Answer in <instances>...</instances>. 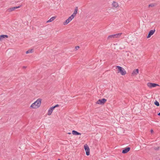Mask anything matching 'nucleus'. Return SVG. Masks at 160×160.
Wrapping results in <instances>:
<instances>
[{"label": "nucleus", "instance_id": "f257e3e1", "mask_svg": "<svg viewBox=\"0 0 160 160\" xmlns=\"http://www.w3.org/2000/svg\"><path fill=\"white\" fill-rule=\"evenodd\" d=\"M41 101V99L39 98L38 99L31 105L30 107L32 108H38L40 106Z\"/></svg>", "mask_w": 160, "mask_h": 160}, {"label": "nucleus", "instance_id": "f03ea898", "mask_svg": "<svg viewBox=\"0 0 160 160\" xmlns=\"http://www.w3.org/2000/svg\"><path fill=\"white\" fill-rule=\"evenodd\" d=\"M116 68H117L118 69V72H120L121 74L122 75H124L126 74V72L122 67L117 66H116Z\"/></svg>", "mask_w": 160, "mask_h": 160}, {"label": "nucleus", "instance_id": "7ed1b4c3", "mask_svg": "<svg viewBox=\"0 0 160 160\" xmlns=\"http://www.w3.org/2000/svg\"><path fill=\"white\" fill-rule=\"evenodd\" d=\"M122 34V33H121L109 35L108 36V39H110L113 38H118Z\"/></svg>", "mask_w": 160, "mask_h": 160}, {"label": "nucleus", "instance_id": "20e7f679", "mask_svg": "<svg viewBox=\"0 0 160 160\" xmlns=\"http://www.w3.org/2000/svg\"><path fill=\"white\" fill-rule=\"evenodd\" d=\"M107 101V99L103 98L102 99H99L96 102V103L100 104V105H103Z\"/></svg>", "mask_w": 160, "mask_h": 160}, {"label": "nucleus", "instance_id": "39448f33", "mask_svg": "<svg viewBox=\"0 0 160 160\" xmlns=\"http://www.w3.org/2000/svg\"><path fill=\"white\" fill-rule=\"evenodd\" d=\"M74 18V16L73 15H72L68 18L63 23L64 25H66L69 23Z\"/></svg>", "mask_w": 160, "mask_h": 160}, {"label": "nucleus", "instance_id": "423d86ee", "mask_svg": "<svg viewBox=\"0 0 160 160\" xmlns=\"http://www.w3.org/2000/svg\"><path fill=\"white\" fill-rule=\"evenodd\" d=\"M84 148L86 152V153L87 156L90 154V149L88 146L86 144L84 145Z\"/></svg>", "mask_w": 160, "mask_h": 160}, {"label": "nucleus", "instance_id": "0eeeda50", "mask_svg": "<svg viewBox=\"0 0 160 160\" xmlns=\"http://www.w3.org/2000/svg\"><path fill=\"white\" fill-rule=\"evenodd\" d=\"M147 86L150 88H152L157 86H159V85L155 83L148 82L147 83Z\"/></svg>", "mask_w": 160, "mask_h": 160}, {"label": "nucleus", "instance_id": "6e6552de", "mask_svg": "<svg viewBox=\"0 0 160 160\" xmlns=\"http://www.w3.org/2000/svg\"><path fill=\"white\" fill-rule=\"evenodd\" d=\"M155 29L151 30H150L148 33V36H147V38H148L151 37V36L155 32Z\"/></svg>", "mask_w": 160, "mask_h": 160}, {"label": "nucleus", "instance_id": "1a4fd4ad", "mask_svg": "<svg viewBox=\"0 0 160 160\" xmlns=\"http://www.w3.org/2000/svg\"><path fill=\"white\" fill-rule=\"evenodd\" d=\"M130 149V148L129 147H127L124 148L122 150V153L124 154L126 153L129 152Z\"/></svg>", "mask_w": 160, "mask_h": 160}, {"label": "nucleus", "instance_id": "9d476101", "mask_svg": "<svg viewBox=\"0 0 160 160\" xmlns=\"http://www.w3.org/2000/svg\"><path fill=\"white\" fill-rule=\"evenodd\" d=\"M21 5H20V6H17V7H12V8H10L8 9V11L9 12H11L13 11L14 10H15L16 9H17V8H20L21 7Z\"/></svg>", "mask_w": 160, "mask_h": 160}, {"label": "nucleus", "instance_id": "9b49d317", "mask_svg": "<svg viewBox=\"0 0 160 160\" xmlns=\"http://www.w3.org/2000/svg\"><path fill=\"white\" fill-rule=\"evenodd\" d=\"M54 109V107H53V106L51 107L48 110V115H50L52 114V112Z\"/></svg>", "mask_w": 160, "mask_h": 160}, {"label": "nucleus", "instance_id": "f8f14e48", "mask_svg": "<svg viewBox=\"0 0 160 160\" xmlns=\"http://www.w3.org/2000/svg\"><path fill=\"white\" fill-rule=\"evenodd\" d=\"M139 72V70L138 69H134L132 73V76H135L137 75Z\"/></svg>", "mask_w": 160, "mask_h": 160}, {"label": "nucleus", "instance_id": "ddd939ff", "mask_svg": "<svg viewBox=\"0 0 160 160\" xmlns=\"http://www.w3.org/2000/svg\"><path fill=\"white\" fill-rule=\"evenodd\" d=\"M8 36L7 35H0V41H2L3 38H7Z\"/></svg>", "mask_w": 160, "mask_h": 160}, {"label": "nucleus", "instance_id": "4468645a", "mask_svg": "<svg viewBox=\"0 0 160 160\" xmlns=\"http://www.w3.org/2000/svg\"><path fill=\"white\" fill-rule=\"evenodd\" d=\"M72 134L75 135H81V134L75 130H72Z\"/></svg>", "mask_w": 160, "mask_h": 160}, {"label": "nucleus", "instance_id": "2eb2a0df", "mask_svg": "<svg viewBox=\"0 0 160 160\" xmlns=\"http://www.w3.org/2000/svg\"><path fill=\"white\" fill-rule=\"evenodd\" d=\"M112 6L113 7H114L115 8H117L118 6V3H117L116 2L113 1V2L112 4Z\"/></svg>", "mask_w": 160, "mask_h": 160}, {"label": "nucleus", "instance_id": "dca6fc26", "mask_svg": "<svg viewBox=\"0 0 160 160\" xmlns=\"http://www.w3.org/2000/svg\"><path fill=\"white\" fill-rule=\"evenodd\" d=\"M55 18V17H52L50 19L47 21V22H51L53 21Z\"/></svg>", "mask_w": 160, "mask_h": 160}, {"label": "nucleus", "instance_id": "f3484780", "mask_svg": "<svg viewBox=\"0 0 160 160\" xmlns=\"http://www.w3.org/2000/svg\"><path fill=\"white\" fill-rule=\"evenodd\" d=\"M156 5V3H151V4H150L148 5V7H154L155 5Z\"/></svg>", "mask_w": 160, "mask_h": 160}, {"label": "nucleus", "instance_id": "a211bd4d", "mask_svg": "<svg viewBox=\"0 0 160 160\" xmlns=\"http://www.w3.org/2000/svg\"><path fill=\"white\" fill-rule=\"evenodd\" d=\"M154 104L157 106H159V102L156 100L154 102Z\"/></svg>", "mask_w": 160, "mask_h": 160}, {"label": "nucleus", "instance_id": "6ab92c4d", "mask_svg": "<svg viewBox=\"0 0 160 160\" xmlns=\"http://www.w3.org/2000/svg\"><path fill=\"white\" fill-rule=\"evenodd\" d=\"M32 50H33V49H29L28 51H27L26 52V54H28L29 53H32Z\"/></svg>", "mask_w": 160, "mask_h": 160}, {"label": "nucleus", "instance_id": "aec40b11", "mask_svg": "<svg viewBox=\"0 0 160 160\" xmlns=\"http://www.w3.org/2000/svg\"><path fill=\"white\" fill-rule=\"evenodd\" d=\"M78 8L77 7H76L74 11V14H75V15H76L78 12Z\"/></svg>", "mask_w": 160, "mask_h": 160}, {"label": "nucleus", "instance_id": "412c9836", "mask_svg": "<svg viewBox=\"0 0 160 160\" xmlns=\"http://www.w3.org/2000/svg\"><path fill=\"white\" fill-rule=\"evenodd\" d=\"M160 148V147H158L154 148V149L155 150H158Z\"/></svg>", "mask_w": 160, "mask_h": 160}, {"label": "nucleus", "instance_id": "4be33fe9", "mask_svg": "<svg viewBox=\"0 0 160 160\" xmlns=\"http://www.w3.org/2000/svg\"><path fill=\"white\" fill-rule=\"evenodd\" d=\"M59 106V105L58 104H56L54 106H53V107H54V108H56V107H58Z\"/></svg>", "mask_w": 160, "mask_h": 160}, {"label": "nucleus", "instance_id": "5701e85b", "mask_svg": "<svg viewBox=\"0 0 160 160\" xmlns=\"http://www.w3.org/2000/svg\"><path fill=\"white\" fill-rule=\"evenodd\" d=\"M79 48V47L78 46H77L75 47V49L76 50H78V49Z\"/></svg>", "mask_w": 160, "mask_h": 160}, {"label": "nucleus", "instance_id": "b1692460", "mask_svg": "<svg viewBox=\"0 0 160 160\" xmlns=\"http://www.w3.org/2000/svg\"><path fill=\"white\" fill-rule=\"evenodd\" d=\"M153 131L152 129H151L150 130V132L151 133H152L153 132Z\"/></svg>", "mask_w": 160, "mask_h": 160}, {"label": "nucleus", "instance_id": "393cba45", "mask_svg": "<svg viewBox=\"0 0 160 160\" xmlns=\"http://www.w3.org/2000/svg\"><path fill=\"white\" fill-rule=\"evenodd\" d=\"M26 68H27V67L25 66H23V67H22L23 68V69H25Z\"/></svg>", "mask_w": 160, "mask_h": 160}, {"label": "nucleus", "instance_id": "a878e982", "mask_svg": "<svg viewBox=\"0 0 160 160\" xmlns=\"http://www.w3.org/2000/svg\"><path fill=\"white\" fill-rule=\"evenodd\" d=\"M72 15H73V16H74V17H75V15H75V14H74V12Z\"/></svg>", "mask_w": 160, "mask_h": 160}, {"label": "nucleus", "instance_id": "bb28decb", "mask_svg": "<svg viewBox=\"0 0 160 160\" xmlns=\"http://www.w3.org/2000/svg\"><path fill=\"white\" fill-rule=\"evenodd\" d=\"M158 115L159 116H160V112H159V113H158Z\"/></svg>", "mask_w": 160, "mask_h": 160}, {"label": "nucleus", "instance_id": "cd10ccee", "mask_svg": "<svg viewBox=\"0 0 160 160\" xmlns=\"http://www.w3.org/2000/svg\"><path fill=\"white\" fill-rule=\"evenodd\" d=\"M68 134H71V132H68Z\"/></svg>", "mask_w": 160, "mask_h": 160}, {"label": "nucleus", "instance_id": "c85d7f7f", "mask_svg": "<svg viewBox=\"0 0 160 160\" xmlns=\"http://www.w3.org/2000/svg\"><path fill=\"white\" fill-rule=\"evenodd\" d=\"M58 160H61L60 159H58Z\"/></svg>", "mask_w": 160, "mask_h": 160}]
</instances>
